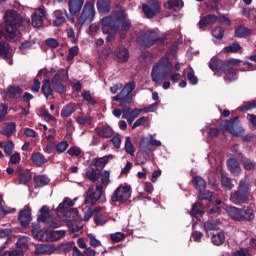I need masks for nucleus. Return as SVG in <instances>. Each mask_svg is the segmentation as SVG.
<instances>
[{"instance_id":"obj_27","label":"nucleus","mask_w":256,"mask_h":256,"mask_svg":"<svg viewBox=\"0 0 256 256\" xmlns=\"http://www.w3.org/2000/svg\"><path fill=\"white\" fill-rule=\"evenodd\" d=\"M96 7L100 13L106 14L111 11V1L109 0H97Z\"/></svg>"},{"instance_id":"obj_20","label":"nucleus","mask_w":256,"mask_h":256,"mask_svg":"<svg viewBox=\"0 0 256 256\" xmlns=\"http://www.w3.org/2000/svg\"><path fill=\"white\" fill-rule=\"evenodd\" d=\"M115 57L118 63H126V61H129V50L124 46H120L115 50Z\"/></svg>"},{"instance_id":"obj_54","label":"nucleus","mask_w":256,"mask_h":256,"mask_svg":"<svg viewBox=\"0 0 256 256\" xmlns=\"http://www.w3.org/2000/svg\"><path fill=\"white\" fill-rule=\"evenodd\" d=\"M212 197H213V192L211 191H206V192L199 191L198 198L200 200L211 201Z\"/></svg>"},{"instance_id":"obj_58","label":"nucleus","mask_w":256,"mask_h":256,"mask_svg":"<svg viewBox=\"0 0 256 256\" xmlns=\"http://www.w3.org/2000/svg\"><path fill=\"white\" fill-rule=\"evenodd\" d=\"M74 111H75V108H73V106H71V105H68L62 109L61 116L62 117H70V115H73Z\"/></svg>"},{"instance_id":"obj_59","label":"nucleus","mask_w":256,"mask_h":256,"mask_svg":"<svg viewBox=\"0 0 256 256\" xmlns=\"http://www.w3.org/2000/svg\"><path fill=\"white\" fill-rule=\"evenodd\" d=\"M135 81H131L125 84V86L122 88L128 95H131L133 91L135 90Z\"/></svg>"},{"instance_id":"obj_41","label":"nucleus","mask_w":256,"mask_h":256,"mask_svg":"<svg viewBox=\"0 0 256 256\" xmlns=\"http://www.w3.org/2000/svg\"><path fill=\"white\" fill-rule=\"evenodd\" d=\"M32 161L38 167H42V165H45V156L41 153H34L32 154Z\"/></svg>"},{"instance_id":"obj_39","label":"nucleus","mask_w":256,"mask_h":256,"mask_svg":"<svg viewBox=\"0 0 256 256\" xmlns=\"http://www.w3.org/2000/svg\"><path fill=\"white\" fill-rule=\"evenodd\" d=\"M85 177L86 179L92 181V183H97V181H99V173L95 168L87 170L85 173Z\"/></svg>"},{"instance_id":"obj_16","label":"nucleus","mask_w":256,"mask_h":256,"mask_svg":"<svg viewBox=\"0 0 256 256\" xmlns=\"http://www.w3.org/2000/svg\"><path fill=\"white\" fill-rule=\"evenodd\" d=\"M54 27H61L65 23V18L69 17L67 10H55L52 14Z\"/></svg>"},{"instance_id":"obj_33","label":"nucleus","mask_w":256,"mask_h":256,"mask_svg":"<svg viewBox=\"0 0 256 256\" xmlns=\"http://www.w3.org/2000/svg\"><path fill=\"white\" fill-rule=\"evenodd\" d=\"M221 185L227 191H231V189L235 187V184H233V180H231V178L225 174H221Z\"/></svg>"},{"instance_id":"obj_53","label":"nucleus","mask_w":256,"mask_h":256,"mask_svg":"<svg viewBox=\"0 0 256 256\" xmlns=\"http://www.w3.org/2000/svg\"><path fill=\"white\" fill-rule=\"evenodd\" d=\"M77 55H79V47L77 46H72L69 51H68V57L67 59L69 61H73V59H75V57H77Z\"/></svg>"},{"instance_id":"obj_46","label":"nucleus","mask_w":256,"mask_h":256,"mask_svg":"<svg viewBox=\"0 0 256 256\" xmlns=\"http://www.w3.org/2000/svg\"><path fill=\"white\" fill-rule=\"evenodd\" d=\"M82 99H84V101L87 102L88 105H96L97 104V101H95V99L91 95V91H89V90H85L82 93Z\"/></svg>"},{"instance_id":"obj_18","label":"nucleus","mask_w":256,"mask_h":256,"mask_svg":"<svg viewBox=\"0 0 256 256\" xmlns=\"http://www.w3.org/2000/svg\"><path fill=\"white\" fill-rule=\"evenodd\" d=\"M45 18V10L38 8L32 15V27L39 29L43 27V19Z\"/></svg>"},{"instance_id":"obj_5","label":"nucleus","mask_w":256,"mask_h":256,"mask_svg":"<svg viewBox=\"0 0 256 256\" xmlns=\"http://www.w3.org/2000/svg\"><path fill=\"white\" fill-rule=\"evenodd\" d=\"M228 213L235 221H253V219H255V212L253 211V208L249 206L244 207L243 209L231 207Z\"/></svg>"},{"instance_id":"obj_45","label":"nucleus","mask_w":256,"mask_h":256,"mask_svg":"<svg viewBox=\"0 0 256 256\" xmlns=\"http://www.w3.org/2000/svg\"><path fill=\"white\" fill-rule=\"evenodd\" d=\"M223 51L225 53H239V51H241V45H239V43H232L224 47Z\"/></svg>"},{"instance_id":"obj_13","label":"nucleus","mask_w":256,"mask_h":256,"mask_svg":"<svg viewBox=\"0 0 256 256\" xmlns=\"http://www.w3.org/2000/svg\"><path fill=\"white\" fill-rule=\"evenodd\" d=\"M63 237H65V230L46 231L42 236V241L53 243L59 241V239H63Z\"/></svg>"},{"instance_id":"obj_1","label":"nucleus","mask_w":256,"mask_h":256,"mask_svg":"<svg viewBox=\"0 0 256 256\" xmlns=\"http://www.w3.org/2000/svg\"><path fill=\"white\" fill-rule=\"evenodd\" d=\"M4 19L6 23V33L9 39L14 43L20 41L22 36L19 28L23 27V16L17 11L8 10L4 15Z\"/></svg>"},{"instance_id":"obj_50","label":"nucleus","mask_w":256,"mask_h":256,"mask_svg":"<svg viewBox=\"0 0 256 256\" xmlns=\"http://www.w3.org/2000/svg\"><path fill=\"white\" fill-rule=\"evenodd\" d=\"M186 77L191 85H197V83H199V79H197V76H195V72L192 68H190V71L187 72Z\"/></svg>"},{"instance_id":"obj_4","label":"nucleus","mask_w":256,"mask_h":256,"mask_svg":"<svg viewBox=\"0 0 256 256\" xmlns=\"http://www.w3.org/2000/svg\"><path fill=\"white\" fill-rule=\"evenodd\" d=\"M171 73H173V64L169 62V58H162L157 65L152 68V81L154 83H161V81L167 79Z\"/></svg>"},{"instance_id":"obj_2","label":"nucleus","mask_w":256,"mask_h":256,"mask_svg":"<svg viewBox=\"0 0 256 256\" xmlns=\"http://www.w3.org/2000/svg\"><path fill=\"white\" fill-rule=\"evenodd\" d=\"M101 23L104 27L111 28L112 31H129L131 29V20L127 19V14L123 11L114 12L111 16L104 17Z\"/></svg>"},{"instance_id":"obj_48","label":"nucleus","mask_w":256,"mask_h":256,"mask_svg":"<svg viewBox=\"0 0 256 256\" xmlns=\"http://www.w3.org/2000/svg\"><path fill=\"white\" fill-rule=\"evenodd\" d=\"M31 233H32V237H34V239H38V241L45 242V240H43V235H45V233H47V231H43V230L34 228V229H32Z\"/></svg>"},{"instance_id":"obj_32","label":"nucleus","mask_w":256,"mask_h":256,"mask_svg":"<svg viewBox=\"0 0 256 256\" xmlns=\"http://www.w3.org/2000/svg\"><path fill=\"white\" fill-rule=\"evenodd\" d=\"M203 204L202 203H195L192 206V216L195 217L196 219H201L203 217Z\"/></svg>"},{"instance_id":"obj_51","label":"nucleus","mask_w":256,"mask_h":256,"mask_svg":"<svg viewBox=\"0 0 256 256\" xmlns=\"http://www.w3.org/2000/svg\"><path fill=\"white\" fill-rule=\"evenodd\" d=\"M94 221H95L96 225L103 226L106 223H108L109 218L103 214H98L95 216Z\"/></svg>"},{"instance_id":"obj_31","label":"nucleus","mask_w":256,"mask_h":256,"mask_svg":"<svg viewBox=\"0 0 256 256\" xmlns=\"http://www.w3.org/2000/svg\"><path fill=\"white\" fill-rule=\"evenodd\" d=\"M51 217V212L49 210V206L44 205L41 207L40 209V215L38 216V221L40 223H45V221H47V219H49Z\"/></svg>"},{"instance_id":"obj_17","label":"nucleus","mask_w":256,"mask_h":256,"mask_svg":"<svg viewBox=\"0 0 256 256\" xmlns=\"http://www.w3.org/2000/svg\"><path fill=\"white\" fill-rule=\"evenodd\" d=\"M18 221H20V225L22 227L29 226V223H31V208L30 207L25 206L24 209H22L19 212Z\"/></svg>"},{"instance_id":"obj_37","label":"nucleus","mask_w":256,"mask_h":256,"mask_svg":"<svg viewBox=\"0 0 256 256\" xmlns=\"http://www.w3.org/2000/svg\"><path fill=\"white\" fill-rule=\"evenodd\" d=\"M109 159H115V156L110 154L108 156H104L96 159L95 167H98V169H103V167H105V165L109 163Z\"/></svg>"},{"instance_id":"obj_56","label":"nucleus","mask_w":256,"mask_h":256,"mask_svg":"<svg viewBox=\"0 0 256 256\" xmlns=\"http://www.w3.org/2000/svg\"><path fill=\"white\" fill-rule=\"evenodd\" d=\"M212 35L215 37V39H222L225 35V30H223L221 27H216L213 29Z\"/></svg>"},{"instance_id":"obj_60","label":"nucleus","mask_w":256,"mask_h":256,"mask_svg":"<svg viewBox=\"0 0 256 256\" xmlns=\"http://www.w3.org/2000/svg\"><path fill=\"white\" fill-rule=\"evenodd\" d=\"M68 155L71 157H79L81 155V148L77 146L70 147L67 151Z\"/></svg>"},{"instance_id":"obj_14","label":"nucleus","mask_w":256,"mask_h":256,"mask_svg":"<svg viewBox=\"0 0 256 256\" xmlns=\"http://www.w3.org/2000/svg\"><path fill=\"white\" fill-rule=\"evenodd\" d=\"M113 101H119V107L122 109H125L127 105H131L133 103V97H131L130 94H128L123 88L120 91V93L113 97Z\"/></svg>"},{"instance_id":"obj_30","label":"nucleus","mask_w":256,"mask_h":256,"mask_svg":"<svg viewBox=\"0 0 256 256\" xmlns=\"http://www.w3.org/2000/svg\"><path fill=\"white\" fill-rule=\"evenodd\" d=\"M0 57L5 59V61H9V59H11V53H9V43L0 42Z\"/></svg>"},{"instance_id":"obj_40","label":"nucleus","mask_w":256,"mask_h":256,"mask_svg":"<svg viewBox=\"0 0 256 256\" xmlns=\"http://www.w3.org/2000/svg\"><path fill=\"white\" fill-rule=\"evenodd\" d=\"M29 241H30L29 237L23 236L18 239V241L16 243V247H18V249L27 251V249H29Z\"/></svg>"},{"instance_id":"obj_6","label":"nucleus","mask_w":256,"mask_h":256,"mask_svg":"<svg viewBox=\"0 0 256 256\" xmlns=\"http://www.w3.org/2000/svg\"><path fill=\"white\" fill-rule=\"evenodd\" d=\"M103 197V185L97 183L96 188H93V185L89 187L86 192V198L84 200V205L88 207H93L97 203V201L104 202L105 199Z\"/></svg>"},{"instance_id":"obj_57","label":"nucleus","mask_w":256,"mask_h":256,"mask_svg":"<svg viewBox=\"0 0 256 256\" xmlns=\"http://www.w3.org/2000/svg\"><path fill=\"white\" fill-rule=\"evenodd\" d=\"M69 148V142L67 141H62L59 142L56 146V151L58 153H65V151H67V149Z\"/></svg>"},{"instance_id":"obj_61","label":"nucleus","mask_w":256,"mask_h":256,"mask_svg":"<svg viewBox=\"0 0 256 256\" xmlns=\"http://www.w3.org/2000/svg\"><path fill=\"white\" fill-rule=\"evenodd\" d=\"M110 237L115 243H120V241H123V239H125V234L122 232H116L111 234Z\"/></svg>"},{"instance_id":"obj_52","label":"nucleus","mask_w":256,"mask_h":256,"mask_svg":"<svg viewBox=\"0 0 256 256\" xmlns=\"http://www.w3.org/2000/svg\"><path fill=\"white\" fill-rule=\"evenodd\" d=\"M14 149H15V144L11 140L6 142V144L4 145V153L6 155H13Z\"/></svg>"},{"instance_id":"obj_38","label":"nucleus","mask_w":256,"mask_h":256,"mask_svg":"<svg viewBox=\"0 0 256 256\" xmlns=\"http://www.w3.org/2000/svg\"><path fill=\"white\" fill-rule=\"evenodd\" d=\"M8 93L10 97L18 99V97H21V95L23 94V89H21V87L19 86H9Z\"/></svg>"},{"instance_id":"obj_3","label":"nucleus","mask_w":256,"mask_h":256,"mask_svg":"<svg viewBox=\"0 0 256 256\" xmlns=\"http://www.w3.org/2000/svg\"><path fill=\"white\" fill-rule=\"evenodd\" d=\"M249 195H251V180L244 178L240 180L237 191L231 193L230 201L234 205H243L249 201Z\"/></svg>"},{"instance_id":"obj_15","label":"nucleus","mask_w":256,"mask_h":256,"mask_svg":"<svg viewBox=\"0 0 256 256\" xmlns=\"http://www.w3.org/2000/svg\"><path fill=\"white\" fill-rule=\"evenodd\" d=\"M83 5H85V0H68V10L70 15L77 16L80 14Z\"/></svg>"},{"instance_id":"obj_35","label":"nucleus","mask_w":256,"mask_h":256,"mask_svg":"<svg viewBox=\"0 0 256 256\" xmlns=\"http://www.w3.org/2000/svg\"><path fill=\"white\" fill-rule=\"evenodd\" d=\"M193 183L197 191H205V187H207V182L201 176L194 177Z\"/></svg>"},{"instance_id":"obj_22","label":"nucleus","mask_w":256,"mask_h":256,"mask_svg":"<svg viewBox=\"0 0 256 256\" xmlns=\"http://www.w3.org/2000/svg\"><path fill=\"white\" fill-rule=\"evenodd\" d=\"M227 167L230 173L234 175V177H239V174L241 173V166L239 165V162L237 160H235L234 158L228 159Z\"/></svg>"},{"instance_id":"obj_43","label":"nucleus","mask_w":256,"mask_h":256,"mask_svg":"<svg viewBox=\"0 0 256 256\" xmlns=\"http://www.w3.org/2000/svg\"><path fill=\"white\" fill-rule=\"evenodd\" d=\"M139 147L143 149V151H151V136L142 137Z\"/></svg>"},{"instance_id":"obj_34","label":"nucleus","mask_w":256,"mask_h":256,"mask_svg":"<svg viewBox=\"0 0 256 256\" xmlns=\"http://www.w3.org/2000/svg\"><path fill=\"white\" fill-rule=\"evenodd\" d=\"M17 131V125L15 122H10L8 125L0 131L1 135H5L6 137H11L13 133Z\"/></svg>"},{"instance_id":"obj_10","label":"nucleus","mask_w":256,"mask_h":256,"mask_svg":"<svg viewBox=\"0 0 256 256\" xmlns=\"http://www.w3.org/2000/svg\"><path fill=\"white\" fill-rule=\"evenodd\" d=\"M226 131H229L233 137H243L245 134V129L239 126V117H234L233 119L226 121L224 124Z\"/></svg>"},{"instance_id":"obj_7","label":"nucleus","mask_w":256,"mask_h":256,"mask_svg":"<svg viewBox=\"0 0 256 256\" xmlns=\"http://www.w3.org/2000/svg\"><path fill=\"white\" fill-rule=\"evenodd\" d=\"M95 19V4L88 1L84 4L82 12L78 18V23L83 26L85 23H91Z\"/></svg>"},{"instance_id":"obj_29","label":"nucleus","mask_w":256,"mask_h":256,"mask_svg":"<svg viewBox=\"0 0 256 256\" xmlns=\"http://www.w3.org/2000/svg\"><path fill=\"white\" fill-rule=\"evenodd\" d=\"M50 181L51 180L49 179V177L45 175L34 176V183L36 188L45 187V185H49Z\"/></svg>"},{"instance_id":"obj_11","label":"nucleus","mask_w":256,"mask_h":256,"mask_svg":"<svg viewBox=\"0 0 256 256\" xmlns=\"http://www.w3.org/2000/svg\"><path fill=\"white\" fill-rule=\"evenodd\" d=\"M142 10L147 19H153V17H157L161 13V7L157 0H148V5L144 4Z\"/></svg>"},{"instance_id":"obj_21","label":"nucleus","mask_w":256,"mask_h":256,"mask_svg":"<svg viewBox=\"0 0 256 256\" xmlns=\"http://www.w3.org/2000/svg\"><path fill=\"white\" fill-rule=\"evenodd\" d=\"M185 7L183 0H168L164 3V9H170L171 11H181Z\"/></svg>"},{"instance_id":"obj_55","label":"nucleus","mask_w":256,"mask_h":256,"mask_svg":"<svg viewBox=\"0 0 256 256\" xmlns=\"http://www.w3.org/2000/svg\"><path fill=\"white\" fill-rule=\"evenodd\" d=\"M92 119L91 117L89 116H86V117H83V116H78L76 118V122L79 124V125H91L92 123Z\"/></svg>"},{"instance_id":"obj_24","label":"nucleus","mask_w":256,"mask_h":256,"mask_svg":"<svg viewBox=\"0 0 256 256\" xmlns=\"http://www.w3.org/2000/svg\"><path fill=\"white\" fill-rule=\"evenodd\" d=\"M98 137L109 139L113 135V129L110 126H98L95 128Z\"/></svg>"},{"instance_id":"obj_63","label":"nucleus","mask_w":256,"mask_h":256,"mask_svg":"<svg viewBox=\"0 0 256 256\" xmlns=\"http://www.w3.org/2000/svg\"><path fill=\"white\" fill-rule=\"evenodd\" d=\"M88 238L90 239V245L91 247H101V241H99L97 238H95V235L88 234Z\"/></svg>"},{"instance_id":"obj_47","label":"nucleus","mask_w":256,"mask_h":256,"mask_svg":"<svg viewBox=\"0 0 256 256\" xmlns=\"http://www.w3.org/2000/svg\"><path fill=\"white\" fill-rule=\"evenodd\" d=\"M19 185H27L31 181V173L25 171L18 176Z\"/></svg>"},{"instance_id":"obj_23","label":"nucleus","mask_w":256,"mask_h":256,"mask_svg":"<svg viewBox=\"0 0 256 256\" xmlns=\"http://www.w3.org/2000/svg\"><path fill=\"white\" fill-rule=\"evenodd\" d=\"M69 74L67 70H59L56 75L53 76L51 83L53 86L61 84V81H67Z\"/></svg>"},{"instance_id":"obj_28","label":"nucleus","mask_w":256,"mask_h":256,"mask_svg":"<svg viewBox=\"0 0 256 256\" xmlns=\"http://www.w3.org/2000/svg\"><path fill=\"white\" fill-rule=\"evenodd\" d=\"M53 251L51 245L48 244H37L35 245V254L36 255H49Z\"/></svg>"},{"instance_id":"obj_64","label":"nucleus","mask_w":256,"mask_h":256,"mask_svg":"<svg viewBox=\"0 0 256 256\" xmlns=\"http://www.w3.org/2000/svg\"><path fill=\"white\" fill-rule=\"evenodd\" d=\"M251 109H256V100L248 102L245 106L240 107V111H249Z\"/></svg>"},{"instance_id":"obj_8","label":"nucleus","mask_w":256,"mask_h":256,"mask_svg":"<svg viewBox=\"0 0 256 256\" xmlns=\"http://www.w3.org/2000/svg\"><path fill=\"white\" fill-rule=\"evenodd\" d=\"M131 199V187L129 185H120L112 194L111 201L115 203H125Z\"/></svg>"},{"instance_id":"obj_26","label":"nucleus","mask_w":256,"mask_h":256,"mask_svg":"<svg viewBox=\"0 0 256 256\" xmlns=\"http://www.w3.org/2000/svg\"><path fill=\"white\" fill-rule=\"evenodd\" d=\"M41 91L46 99H53V88H51V80L46 79L43 81Z\"/></svg>"},{"instance_id":"obj_25","label":"nucleus","mask_w":256,"mask_h":256,"mask_svg":"<svg viewBox=\"0 0 256 256\" xmlns=\"http://www.w3.org/2000/svg\"><path fill=\"white\" fill-rule=\"evenodd\" d=\"M75 205L73 203V200L70 198H65L62 203L59 204V206L56 209V213L58 216L65 215V210L69 209V207H73Z\"/></svg>"},{"instance_id":"obj_44","label":"nucleus","mask_w":256,"mask_h":256,"mask_svg":"<svg viewBox=\"0 0 256 256\" xmlns=\"http://www.w3.org/2000/svg\"><path fill=\"white\" fill-rule=\"evenodd\" d=\"M235 35L236 37L242 39L243 37H249V35H251V31L243 26H240L235 30Z\"/></svg>"},{"instance_id":"obj_19","label":"nucleus","mask_w":256,"mask_h":256,"mask_svg":"<svg viewBox=\"0 0 256 256\" xmlns=\"http://www.w3.org/2000/svg\"><path fill=\"white\" fill-rule=\"evenodd\" d=\"M217 21H219V17H217V15L215 14L206 15L204 18H202L198 22V28L205 29V27H209V25H215Z\"/></svg>"},{"instance_id":"obj_42","label":"nucleus","mask_w":256,"mask_h":256,"mask_svg":"<svg viewBox=\"0 0 256 256\" xmlns=\"http://www.w3.org/2000/svg\"><path fill=\"white\" fill-rule=\"evenodd\" d=\"M211 239L214 245H223V243H225V234L223 232H219L212 235Z\"/></svg>"},{"instance_id":"obj_36","label":"nucleus","mask_w":256,"mask_h":256,"mask_svg":"<svg viewBox=\"0 0 256 256\" xmlns=\"http://www.w3.org/2000/svg\"><path fill=\"white\" fill-rule=\"evenodd\" d=\"M124 149L128 155H131V157L135 155V146L131 142V137L129 136L125 138Z\"/></svg>"},{"instance_id":"obj_9","label":"nucleus","mask_w":256,"mask_h":256,"mask_svg":"<svg viewBox=\"0 0 256 256\" xmlns=\"http://www.w3.org/2000/svg\"><path fill=\"white\" fill-rule=\"evenodd\" d=\"M208 67L211 69V71H216L214 75H217V77H221V73L231 71V66L227 63V61L216 58H211Z\"/></svg>"},{"instance_id":"obj_49","label":"nucleus","mask_w":256,"mask_h":256,"mask_svg":"<svg viewBox=\"0 0 256 256\" xmlns=\"http://www.w3.org/2000/svg\"><path fill=\"white\" fill-rule=\"evenodd\" d=\"M110 177H111V171L104 170L102 173L101 185H105V187H107V185H109V183H111Z\"/></svg>"},{"instance_id":"obj_12","label":"nucleus","mask_w":256,"mask_h":256,"mask_svg":"<svg viewBox=\"0 0 256 256\" xmlns=\"http://www.w3.org/2000/svg\"><path fill=\"white\" fill-rule=\"evenodd\" d=\"M139 39L146 47H152L157 41H160L159 37H157V32L152 30H142Z\"/></svg>"},{"instance_id":"obj_62","label":"nucleus","mask_w":256,"mask_h":256,"mask_svg":"<svg viewBox=\"0 0 256 256\" xmlns=\"http://www.w3.org/2000/svg\"><path fill=\"white\" fill-rule=\"evenodd\" d=\"M10 163L12 165H18V163H21V154H19V152H15L14 154H11Z\"/></svg>"}]
</instances>
